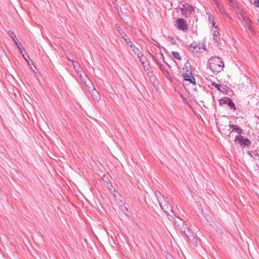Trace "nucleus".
I'll return each instance as SVG.
<instances>
[{
  "label": "nucleus",
  "instance_id": "f257e3e1",
  "mask_svg": "<svg viewBox=\"0 0 259 259\" xmlns=\"http://www.w3.org/2000/svg\"><path fill=\"white\" fill-rule=\"evenodd\" d=\"M80 78L84 84L86 90L91 95L93 100L96 102H99L101 99L100 95L99 92L95 89L92 81L85 74H80Z\"/></svg>",
  "mask_w": 259,
  "mask_h": 259
},
{
  "label": "nucleus",
  "instance_id": "f03ea898",
  "mask_svg": "<svg viewBox=\"0 0 259 259\" xmlns=\"http://www.w3.org/2000/svg\"><path fill=\"white\" fill-rule=\"evenodd\" d=\"M208 65L209 69L215 74L221 72L224 67L223 61L220 57H214L209 59Z\"/></svg>",
  "mask_w": 259,
  "mask_h": 259
},
{
  "label": "nucleus",
  "instance_id": "7ed1b4c3",
  "mask_svg": "<svg viewBox=\"0 0 259 259\" xmlns=\"http://www.w3.org/2000/svg\"><path fill=\"white\" fill-rule=\"evenodd\" d=\"M157 199L159 202V205L164 212L167 215H170V213H173L170 203L169 200L167 197H164V195H156Z\"/></svg>",
  "mask_w": 259,
  "mask_h": 259
},
{
  "label": "nucleus",
  "instance_id": "20e7f679",
  "mask_svg": "<svg viewBox=\"0 0 259 259\" xmlns=\"http://www.w3.org/2000/svg\"><path fill=\"white\" fill-rule=\"evenodd\" d=\"M183 77L185 81H188L194 85L196 83L195 79L192 75L190 64L187 62L183 68Z\"/></svg>",
  "mask_w": 259,
  "mask_h": 259
},
{
  "label": "nucleus",
  "instance_id": "39448f33",
  "mask_svg": "<svg viewBox=\"0 0 259 259\" xmlns=\"http://www.w3.org/2000/svg\"><path fill=\"white\" fill-rule=\"evenodd\" d=\"M181 10L183 16L188 18L191 16L192 12L194 11V8L188 4L183 5L181 8Z\"/></svg>",
  "mask_w": 259,
  "mask_h": 259
},
{
  "label": "nucleus",
  "instance_id": "423d86ee",
  "mask_svg": "<svg viewBox=\"0 0 259 259\" xmlns=\"http://www.w3.org/2000/svg\"><path fill=\"white\" fill-rule=\"evenodd\" d=\"M243 22L245 27L247 28L249 31L252 34L255 33L254 27L252 25L251 20L245 16H243Z\"/></svg>",
  "mask_w": 259,
  "mask_h": 259
},
{
  "label": "nucleus",
  "instance_id": "0eeeda50",
  "mask_svg": "<svg viewBox=\"0 0 259 259\" xmlns=\"http://www.w3.org/2000/svg\"><path fill=\"white\" fill-rule=\"evenodd\" d=\"M176 22L179 29L186 30L187 29L186 21L184 20V19L179 18L177 20Z\"/></svg>",
  "mask_w": 259,
  "mask_h": 259
},
{
  "label": "nucleus",
  "instance_id": "6e6552de",
  "mask_svg": "<svg viewBox=\"0 0 259 259\" xmlns=\"http://www.w3.org/2000/svg\"><path fill=\"white\" fill-rule=\"evenodd\" d=\"M229 127L232 130L230 131V133H231L235 131L238 134H241L242 133L243 130L239 127H238L237 125H233V124H229Z\"/></svg>",
  "mask_w": 259,
  "mask_h": 259
},
{
  "label": "nucleus",
  "instance_id": "1a4fd4ad",
  "mask_svg": "<svg viewBox=\"0 0 259 259\" xmlns=\"http://www.w3.org/2000/svg\"><path fill=\"white\" fill-rule=\"evenodd\" d=\"M68 59L71 62H72L75 70L77 73V74L80 76V74H81V71L79 70L80 66H79V64L77 62H75L73 60H70L69 59Z\"/></svg>",
  "mask_w": 259,
  "mask_h": 259
},
{
  "label": "nucleus",
  "instance_id": "9d476101",
  "mask_svg": "<svg viewBox=\"0 0 259 259\" xmlns=\"http://www.w3.org/2000/svg\"><path fill=\"white\" fill-rule=\"evenodd\" d=\"M213 33V39L215 41L218 42L220 40V33L218 31V29H212Z\"/></svg>",
  "mask_w": 259,
  "mask_h": 259
},
{
  "label": "nucleus",
  "instance_id": "9b49d317",
  "mask_svg": "<svg viewBox=\"0 0 259 259\" xmlns=\"http://www.w3.org/2000/svg\"><path fill=\"white\" fill-rule=\"evenodd\" d=\"M190 240H193L195 239L194 233L189 229L184 234Z\"/></svg>",
  "mask_w": 259,
  "mask_h": 259
},
{
  "label": "nucleus",
  "instance_id": "f8f14e48",
  "mask_svg": "<svg viewBox=\"0 0 259 259\" xmlns=\"http://www.w3.org/2000/svg\"><path fill=\"white\" fill-rule=\"evenodd\" d=\"M131 48L132 49L134 53L138 57H139L140 55H141V52L139 50V49L136 47L134 44H131Z\"/></svg>",
  "mask_w": 259,
  "mask_h": 259
},
{
  "label": "nucleus",
  "instance_id": "ddd939ff",
  "mask_svg": "<svg viewBox=\"0 0 259 259\" xmlns=\"http://www.w3.org/2000/svg\"><path fill=\"white\" fill-rule=\"evenodd\" d=\"M212 85L214 86L215 88H217L219 91L223 92L225 90V88L222 86L221 85H220L219 84H217V83L214 82H212Z\"/></svg>",
  "mask_w": 259,
  "mask_h": 259
},
{
  "label": "nucleus",
  "instance_id": "4468645a",
  "mask_svg": "<svg viewBox=\"0 0 259 259\" xmlns=\"http://www.w3.org/2000/svg\"><path fill=\"white\" fill-rule=\"evenodd\" d=\"M8 34L12 38L13 40L14 41L15 43H16V42H17L19 41L17 38H16L15 33L13 31L11 30L9 31Z\"/></svg>",
  "mask_w": 259,
  "mask_h": 259
},
{
  "label": "nucleus",
  "instance_id": "2eb2a0df",
  "mask_svg": "<svg viewBox=\"0 0 259 259\" xmlns=\"http://www.w3.org/2000/svg\"><path fill=\"white\" fill-rule=\"evenodd\" d=\"M106 187L110 191V192L111 193H113L116 192V190L114 188V187L111 185V183H107L106 184Z\"/></svg>",
  "mask_w": 259,
  "mask_h": 259
},
{
  "label": "nucleus",
  "instance_id": "dca6fc26",
  "mask_svg": "<svg viewBox=\"0 0 259 259\" xmlns=\"http://www.w3.org/2000/svg\"><path fill=\"white\" fill-rule=\"evenodd\" d=\"M216 6L222 14L225 13V10L224 9V6L221 3H220L217 4Z\"/></svg>",
  "mask_w": 259,
  "mask_h": 259
},
{
  "label": "nucleus",
  "instance_id": "f3484780",
  "mask_svg": "<svg viewBox=\"0 0 259 259\" xmlns=\"http://www.w3.org/2000/svg\"><path fill=\"white\" fill-rule=\"evenodd\" d=\"M171 54L175 59L179 60H182V58L178 52L172 51L171 52Z\"/></svg>",
  "mask_w": 259,
  "mask_h": 259
},
{
  "label": "nucleus",
  "instance_id": "a211bd4d",
  "mask_svg": "<svg viewBox=\"0 0 259 259\" xmlns=\"http://www.w3.org/2000/svg\"><path fill=\"white\" fill-rule=\"evenodd\" d=\"M175 222L179 228L184 224L183 221L179 218H177V219H175Z\"/></svg>",
  "mask_w": 259,
  "mask_h": 259
},
{
  "label": "nucleus",
  "instance_id": "6ab92c4d",
  "mask_svg": "<svg viewBox=\"0 0 259 259\" xmlns=\"http://www.w3.org/2000/svg\"><path fill=\"white\" fill-rule=\"evenodd\" d=\"M251 144V142L248 139H246L244 138V139L242 140V143L241 144V145L244 146H249Z\"/></svg>",
  "mask_w": 259,
  "mask_h": 259
},
{
  "label": "nucleus",
  "instance_id": "aec40b11",
  "mask_svg": "<svg viewBox=\"0 0 259 259\" xmlns=\"http://www.w3.org/2000/svg\"><path fill=\"white\" fill-rule=\"evenodd\" d=\"M180 230L185 234V233L187 231V230L189 229L187 225L186 224H184L181 227H179Z\"/></svg>",
  "mask_w": 259,
  "mask_h": 259
},
{
  "label": "nucleus",
  "instance_id": "412c9836",
  "mask_svg": "<svg viewBox=\"0 0 259 259\" xmlns=\"http://www.w3.org/2000/svg\"><path fill=\"white\" fill-rule=\"evenodd\" d=\"M244 139V137L242 136H237L235 139V142H238L240 144L242 143V140Z\"/></svg>",
  "mask_w": 259,
  "mask_h": 259
},
{
  "label": "nucleus",
  "instance_id": "4be33fe9",
  "mask_svg": "<svg viewBox=\"0 0 259 259\" xmlns=\"http://www.w3.org/2000/svg\"><path fill=\"white\" fill-rule=\"evenodd\" d=\"M227 101H228V105L231 108H234V109H235L236 107H235V104L233 102V101L230 99H227Z\"/></svg>",
  "mask_w": 259,
  "mask_h": 259
},
{
  "label": "nucleus",
  "instance_id": "5701e85b",
  "mask_svg": "<svg viewBox=\"0 0 259 259\" xmlns=\"http://www.w3.org/2000/svg\"><path fill=\"white\" fill-rule=\"evenodd\" d=\"M139 58V60L142 64H144L146 62V58L141 53L139 57H138Z\"/></svg>",
  "mask_w": 259,
  "mask_h": 259
},
{
  "label": "nucleus",
  "instance_id": "b1692460",
  "mask_svg": "<svg viewBox=\"0 0 259 259\" xmlns=\"http://www.w3.org/2000/svg\"><path fill=\"white\" fill-rule=\"evenodd\" d=\"M15 44L17 45V47L19 48L21 53L22 54V53H23V52L24 51V49L21 47L20 42L19 41L17 42H16V43H15Z\"/></svg>",
  "mask_w": 259,
  "mask_h": 259
},
{
  "label": "nucleus",
  "instance_id": "393cba45",
  "mask_svg": "<svg viewBox=\"0 0 259 259\" xmlns=\"http://www.w3.org/2000/svg\"><path fill=\"white\" fill-rule=\"evenodd\" d=\"M163 74L166 78H167L168 79H170V78H171L169 72L167 70H164L163 72Z\"/></svg>",
  "mask_w": 259,
  "mask_h": 259
},
{
  "label": "nucleus",
  "instance_id": "a878e982",
  "mask_svg": "<svg viewBox=\"0 0 259 259\" xmlns=\"http://www.w3.org/2000/svg\"><path fill=\"white\" fill-rule=\"evenodd\" d=\"M117 30L120 35H124L126 36V34L124 33V31L120 27V26H118Z\"/></svg>",
  "mask_w": 259,
  "mask_h": 259
},
{
  "label": "nucleus",
  "instance_id": "bb28decb",
  "mask_svg": "<svg viewBox=\"0 0 259 259\" xmlns=\"http://www.w3.org/2000/svg\"><path fill=\"white\" fill-rule=\"evenodd\" d=\"M159 67L160 70L162 71V72H163L164 70H166V69H165V66L161 64H159Z\"/></svg>",
  "mask_w": 259,
  "mask_h": 259
},
{
  "label": "nucleus",
  "instance_id": "cd10ccee",
  "mask_svg": "<svg viewBox=\"0 0 259 259\" xmlns=\"http://www.w3.org/2000/svg\"><path fill=\"white\" fill-rule=\"evenodd\" d=\"M23 57L24 58V59L26 61H28V59L29 58V56L28 55H27V53H25V54H24L23 53H22V54H21Z\"/></svg>",
  "mask_w": 259,
  "mask_h": 259
},
{
  "label": "nucleus",
  "instance_id": "c85d7f7f",
  "mask_svg": "<svg viewBox=\"0 0 259 259\" xmlns=\"http://www.w3.org/2000/svg\"><path fill=\"white\" fill-rule=\"evenodd\" d=\"M253 4L255 7L259 8V0H255Z\"/></svg>",
  "mask_w": 259,
  "mask_h": 259
},
{
  "label": "nucleus",
  "instance_id": "c756f323",
  "mask_svg": "<svg viewBox=\"0 0 259 259\" xmlns=\"http://www.w3.org/2000/svg\"><path fill=\"white\" fill-rule=\"evenodd\" d=\"M208 21L210 23H211L212 22L214 21V18L213 16L210 15L208 17Z\"/></svg>",
  "mask_w": 259,
  "mask_h": 259
},
{
  "label": "nucleus",
  "instance_id": "7c9ffc66",
  "mask_svg": "<svg viewBox=\"0 0 259 259\" xmlns=\"http://www.w3.org/2000/svg\"><path fill=\"white\" fill-rule=\"evenodd\" d=\"M211 24V26L212 27L213 29H217V27L215 25V22L214 21H213L211 23H210Z\"/></svg>",
  "mask_w": 259,
  "mask_h": 259
},
{
  "label": "nucleus",
  "instance_id": "2f4dec72",
  "mask_svg": "<svg viewBox=\"0 0 259 259\" xmlns=\"http://www.w3.org/2000/svg\"><path fill=\"white\" fill-rule=\"evenodd\" d=\"M124 41L126 42L127 44H129V43H131V40L129 38L126 37V38H124Z\"/></svg>",
  "mask_w": 259,
  "mask_h": 259
},
{
  "label": "nucleus",
  "instance_id": "473e14b6",
  "mask_svg": "<svg viewBox=\"0 0 259 259\" xmlns=\"http://www.w3.org/2000/svg\"><path fill=\"white\" fill-rule=\"evenodd\" d=\"M222 14L224 15L227 17H229V14L227 13V12L225 10V13H223Z\"/></svg>",
  "mask_w": 259,
  "mask_h": 259
},
{
  "label": "nucleus",
  "instance_id": "72a5a7b5",
  "mask_svg": "<svg viewBox=\"0 0 259 259\" xmlns=\"http://www.w3.org/2000/svg\"><path fill=\"white\" fill-rule=\"evenodd\" d=\"M28 65H30L31 66V65H33V61H29L28 60L27 61Z\"/></svg>",
  "mask_w": 259,
  "mask_h": 259
},
{
  "label": "nucleus",
  "instance_id": "f704fd0d",
  "mask_svg": "<svg viewBox=\"0 0 259 259\" xmlns=\"http://www.w3.org/2000/svg\"><path fill=\"white\" fill-rule=\"evenodd\" d=\"M212 1L213 3H214L215 4V5H217V4L220 3V2L218 0H212Z\"/></svg>",
  "mask_w": 259,
  "mask_h": 259
},
{
  "label": "nucleus",
  "instance_id": "c9c22d12",
  "mask_svg": "<svg viewBox=\"0 0 259 259\" xmlns=\"http://www.w3.org/2000/svg\"><path fill=\"white\" fill-rule=\"evenodd\" d=\"M122 37L124 39V38H126L127 37V35L125 36L124 35L122 34L121 35Z\"/></svg>",
  "mask_w": 259,
  "mask_h": 259
},
{
  "label": "nucleus",
  "instance_id": "e433bc0d",
  "mask_svg": "<svg viewBox=\"0 0 259 259\" xmlns=\"http://www.w3.org/2000/svg\"><path fill=\"white\" fill-rule=\"evenodd\" d=\"M192 47H193L194 49L196 48V47L195 46H193V44H191V46H190V48H192Z\"/></svg>",
  "mask_w": 259,
  "mask_h": 259
},
{
  "label": "nucleus",
  "instance_id": "4c0bfd02",
  "mask_svg": "<svg viewBox=\"0 0 259 259\" xmlns=\"http://www.w3.org/2000/svg\"><path fill=\"white\" fill-rule=\"evenodd\" d=\"M131 44H133V43L131 41V43H129V44H127V45L131 47Z\"/></svg>",
  "mask_w": 259,
  "mask_h": 259
},
{
  "label": "nucleus",
  "instance_id": "58836bf2",
  "mask_svg": "<svg viewBox=\"0 0 259 259\" xmlns=\"http://www.w3.org/2000/svg\"><path fill=\"white\" fill-rule=\"evenodd\" d=\"M227 18H228L229 19H230V20H232V18L229 16V17H228Z\"/></svg>",
  "mask_w": 259,
  "mask_h": 259
}]
</instances>
